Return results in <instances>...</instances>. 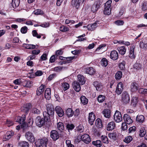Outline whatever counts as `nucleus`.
Returning <instances> with one entry per match:
<instances>
[{
  "instance_id": "59",
  "label": "nucleus",
  "mask_w": 147,
  "mask_h": 147,
  "mask_svg": "<svg viewBox=\"0 0 147 147\" xmlns=\"http://www.w3.org/2000/svg\"><path fill=\"white\" fill-rule=\"evenodd\" d=\"M74 127V126L73 124H68L66 125V127L68 130H72Z\"/></svg>"
},
{
  "instance_id": "3",
  "label": "nucleus",
  "mask_w": 147,
  "mask_h": 147,
  "mask_svg": "<svg viewBox=\"0 0 147 147\" xmlns=\"http://www.w3.org/2000/svg\"><path fill=\"white\" fill-rule=\"evenodd\" d=\"M15 119L16 122L19 123L22 127H26V124L25 122L26 119L25 115H23L22 117L17 116L16 117Z\"/></svg>"
},
{
  "instance_id": "38",
  "label": "nucleus",
  "mask_w": 147,
  "mask_h": 147,
  "mask_svg": "<svg viewBox=\"0 0 147 147\" xmlns=\"http://www.w3.org/2000/svg\"><path fill=\"white\" fill-rule=\"evenodd\" d=\"M13 133H12L11 131L8 132L4 136V138L6 139L4 140L6 141V140H8L11 138V136H13Z\"/></svg>"
},
{
  "instance_id": "63",
  "label": "nucleus",
  "mask_w": 147,
  "mask_h": 147,
  "mask_svg": "<svg viewBox=\"0 0 147 147\" xmlns=\"http://www.w3.org/2000/svg\"><path fill=\"white\" fill-rule=\"evenodd\" d=\"M66 143L68 147H74V145L71 144V141L69 140L66 141Z\"/></svg>"
},
{
  "instance_id": "45",
  "label": "nucleus",
  "mask_w": 147,
  "mask_h": 147,
  "mask_svg": "<svg viewBox=\"0 0 147 147\" xmlns=\"http://www.w3.org/2000/svg\"><path fill=\"white\" fill-rule=\"evenodd\" d=\"M100 63L101 65L104 67H106L108 64L107 60L105 58L102 59Z\"/></svg>"
},
{
  "instance_id": "34",
  "label": "nucleus",
  "mask_w": 147,
  "mask_h": 147,
  "mask_svg": "<svg viewBox=\"0 0 147 147\" xmlns=\"http://www.w3.org/2000/svg\"><path fill=\"white\" fill-rule=\"evenodd\" d=\"M95 125L98 128H101L102 127V121L100 119H97L95 121Z\"/></svg>"
},
{
  "instance_id": "51",
  "label": "nucleus",
  "mask_w": 147,
  "mask_h": 147,
  "mask_svg": "<svg viewBox=\"0 0 147 147\" xmlns=\"http://www.w3.org/2000/svg\"><path fill=\"white\" fill-rule=\"evenodd\" d=\"M134 67L136 70H139L141 69L142 65L140 63H136L134 64Z\"/></svg>"
},
{
  "instance_id": "26",
  "label": "nucleus",
  "mask_w": 147,
  "mask_h": 147,
  "mask_svg": "<svg viewBox=\"0 0 147 147\" xmlns=\"http://www.w3.org/2000/svg\"><path fill=\"white\" fill-rule=\"evenodd\" d=\"M138 87L137 84L135 82H133L131 83L130 86L131 90L132 92H135L137 91Z\"/></svg>"
},
{
  "instance_id": "44",
  "label": "nucleus",
  "mask_w": 147,
  "mask_h": 147,
  "mask_svg": "<svg viewBox=\"0 0 147 147\" xmlns=\"http://www.w3.org/2000/svg\"><path fill=\"white\" fill-rule=\"evenodd\" d=\"M102 142L108 144L109 141L107 137L105 136L102 135L101 137Z\"/></svg>"
},
{
  "instance_id": "33",
  "label": "nucleus",
  "mask_w": 147,
  "mask_h": 147,
  "mask_svg": "<svg viewBox=\"0 0 147 147\" xmlns=\"http://www.w3.org/2000/svg\"><path fill=\"white\" fill-rule=\"evenodd\" d=\"M20 0H12V5L13 8H16L19 5Z\"/></svg>"
},
{
  "instance_id": "62",
  "label": "nucleus",
  "mask_w": 147,
  "mask_h": 147,
  "mask_svg": "<svg viewBox=\"0 0 147 147\" xmlns=\"http://www.w3.org/2000/svg\"><path fill=\"white\" fill-rule=\"evenodd\" d=\"M111 3L112 1L111 0H108L106 3H105V7L110 8L111 6Z\"/></svg>"
},
{
  "instance_id": "2",
  "label": "nucleus",
  "mask_w": 147,
  "mask_h": 147,
  "mask_svg": "<svg viewBox=\"0 0 147 147\" xmlns=\"http://www.w3.org/2000/svg\"><path fill=\"white\" fill-rule=\"evenodd\" d=\"M48 140L46 138H44L42 139H39L36 142V145L37 146H47Z\"/></svg>"
},
{
  "instance_id": "30",
  "label": "nucleus",
  "mask_w": 147,
  "mask_h": 147,
  "mask_svg": "<svg viewBox=\"0 0 147 147\" xmlns=\"http://www.w3.org/2000/svg\"><path fill=\"white\" fill-rule=\"evenodd\" d=\"M117 49L119 53L121 55H123L126 53V49L124 46L118 47Z\"/></svg>"
},
{
  "instance_id": "40",
  "label": "nucleus",
  "mask_w": 147,
  "mask_h": 147,
  "mask_svg": "<svg viewBox=\"0 0 147 147\" xmlns=\"http://www.w3.org/2000/svg\"><path fill=\"white\" fill-rule=\"evenodd\" d=\"M131 105L135 107L137 103V98L136 97H133L131 100Z\"/></svg>"
},
{
  "instance_id": "61",
  "label": "nucleus",
  "mask_w": 147,
  "mask_h": 147,
  "mask_svg": "<svg viewBox=\"0 0 147 147\" xmlns=\"http://www.w3.org/2000/svg\"><path fill=\"white\" fill-rule=\"evenodd\" d=\"M28 28L27 27L25 26L22 27L20 30L21 32L23 34L26 33L27 31Z\"/></svg>"
},
{
  "instance_id": "19",
  "label": "nucleus",
  "mask_w": 147,
  "mask_h": 147,
  "mask_svg": "<svg viewBox=\"0 0 147 147\" xmlns=\"http://www.w3.org/2000/svg\"><path fill=\"white\" fill-rule=\"evenodd\" d=\"M134 48L135 46L133 45L130 47L129 49V57L132 59H134L136 57L134 53Z\"/></svg>"
},
{
  "instance_id": "16",
  "label": "nucleus",
  "mask_w": 147,
  "mask_h": 147,
  "mask_svg": "<svg viewBox=\"0 0 147 147\" xmlns=\"http://www.w3.org/2000/svg\"><path fill=\"white\" fill-rule=\"evenodd\" d=\"M84 0H72L71 4L73 6H75V7L78 9L80 4L83 3Z\"/></svg>"
},
{
  "instance_id": "11",
  "label": "nucleus",
  "mask_w": 147,
  "mask_h": 147,
  "mask_svg": "<svg viewBox=\"0 0 147 147\" xmlns=\"http://www.w3.org/2000/svg\"><path fill=\"white\" fill-rule=\"evenodd\" d=\"M110 58L113 60L117 59L119 57L118 53L117 51L115 50L112 51L110 55Z\"/></svg>"
},
{
  "instance_id": "7",
  "label": "nucleus",
  "mask_w": 147,
  "mask_h": 147,
  "mask_svg": "<svg viewBox=\"0 0 147 147\" xmlns=\"http://www.w3.org/2000/svg\"><path fill=\"white\" fill-rule=\"evenodd\" d=\"M45 119L42 118L40 116H37L35 120V123L36 125L39 127H41L45 123Z\"/></svg>"
},
{
  "instance_id": "25",
  "label": "nucleus",
  "mask_w": 147,
  "mask_h": 147,
  "mask_svg": "<svg viewBox=\"0 0 147 147\" xmlns=\"http://www.w3.org/2000/svg\"><path fill=\"white\" fill-rule=\"evenodd\" d=\"M45 88V86L42 84L37 89L36 91V94L38 95L41 94L43 92L44 88Z\"/></svg>"
},
{
  "instance_id": "29",
  "label": "nucleus",
  "mask_w": 147,
  "mask_h": 147,
  "mask_svg": "<svg viewBox=\"0 0 147 147\" xmlns=\"http://www.w3.org/2000/svg\"><path fill=\"white\" fill-rule=\"evenodd\" d=\"M66 113L68 117H70L74 115V112L71 109L68 108L66 110Z\"/></svg>"
},
{
  "instance_id": "14",
  "label": "nucleus",
  "mask_w": 147,
  "mask_h": 147,
  "mask_svg": "<svg viewBox=\"0 0 147 147\" xmlns=\"http://www.w3.org/2000/svg\"><path fill=\"white\" fill-rule=\"evenodd\" d=\"M80 84L78 81H75L72 83L73 88L76 91L79 92L81 89Z\"/></svg>"
},
{
  "instance_id": "1",
  "label": "nucleus",
  "mask_w": 147,
  "mask_h": 147,
  "mask_svg": "<svg viewBox=\"0 0 147 147\" xmlns=\"http://www.w3.org/2000/svg\"><path fill=\"white\" fill-rule=\"evenodd\" d=\"M47 112L45 111L43 113V116L46 122H49L50 117H53L54 113V110L53 106L51 104H48L47 106Z\"/></svg>"
},
{
  "instance_id": "53",
  "label": "nucleus",
  "mask_w": 147,
  "mask_h": 147,
  "mask_svg": "<svg viewBox=\"0 0 147 147\" xmlns=\"http://www.w3.org/2000/svg\"><path fill=\"white\" fill-rule=\"evenodd\" d=\"M27 124H26H26V126H28V127H31L33 124V119L32 118H30L28 120V121Z\"/></svg>"
},
{
  "instance_id": "9",
  "label": "nucleus",
  "mask_w": 147,
  "mask_h": 147,
  "mask_svg": "<svg viewBox=\"0 0 147 147\" xmlns=\"http://www.w3.org/2000/svg\"><path fill=\"white\" fill-rule=\"evenodd\" d=\"M27 139L31 142H33L35 141L33 134L30 131L27 132L25 135Z\"/></svg>"
},
{
  "instance_id": "24",
  "label": "nucleus",
  "mask_w": 147,
  "mask_h": 147,
  "mask_svg": "<svg viewBox=\"0 0 147 147\" xmlns=\"http://www.w3.org/2000/svg\"><path fill=\"white\" fill-rule=\"evenodd\" d=\"M85 72L90 75H92L95 73V71L92 67H88L85 69Z\"/></svg>"
},
{
  "instance_id": "32",
  "label": "nucleus",
  "mask_w": 147,
  "mask_h": 147,
  "mask_svg": "<svg viewBox=\"0 0 147 147\" xmlns=\"http://www.w3.org/2000/svg\"><path fill=\"white\" fill-rule=\"evenodd\" d=\"M23 47L25 48L28 49H33L36 48L35 45L30 44H24L23 45Z\"/></svg>"
},
{
  "instance_id": "8",
  "label": "nucleus",
  "mask_w": 147,
  "mask_h": 147,
  "mask_svg": "<svg viewBox=\"0 0 147 147\" xmlns=\"http://www.w3.org/2000/svg\"><path fill=\"white\" fill-rule=\"evenodd\" d=\"M50 137L54 141H56L59 138V135L58 132L55 130H52L50 133Z\"/></svg>"
},
{
  "instance_id": "55",
  "label": "nucleus",
  "mask_w": 147,
  "mask_h": 147,
  "mask_svg": "<svg viewBox=\"0 0 147 147\" xmlns=\"http://www.w3.org/2000/svg\"><path fill=\"white\" fill-rule=\"evenodd\" d=\"M138 92L140 93L146 94L147 93V89L141 88L139 89Z\"/></svg>"
},
{
  "instance_id": "42",
  "label": "nucleus",
  "mask_w": 147,
  "mask_h": 147,
  "mask_svg": "<svg viewBox=\"0 0 147 147\" xmlns=\"http://www.w3.org/2000/svg\"><path fill=\"white\" fill-rule=\"evenodd\" d=\"M122 75V74L121 71H117L115 75V78L117 80H119L121 78Z\"/></svg>"
},
{
  "instance_id": "43",
  "label": "nucleus",
  "mask_w": 147,
  "mask_h": 147,
  "mask_svg": "<svg viewBox=\"0 0 147 147\" xmlns=\"http://www.w3.org/2000/svg\"><path fill=\"white\" fill-rule=\"evenodd\" d=\"M81 102L84 105H86L88 102V99L84 96H82L80 98Z\"/></svg>"
},
{
  "instance_id": "23",
  "label": "nucleus",
  "mask_w": 147,
  "mask_h": 147,
  "mask_svg": "<svg viewBox=\"0 0 147 147\" xmlns=\"http://www.w3.org/2000/svg\"><path fill=\"white\" fill-rule=\"evenodd\" d=\"M78 81L79 82V83L81 85H83L85 84L86 80L83 76L79 75L78 76Z\"/></svg>"
},
{
  "instance_id": "36",
  "label": "nucleus",
  "mask_w": 147,
  "mask_h": 147,
  "mask_svg": "<svg viewBox=\"0 0 147 147\" xmlns=\"http://www.w3.org/2000/svg\"><path fill=\"white\" fill-rule=\"evenodd\" d=\"M28 143L26 141H21L19 143V147H28Z\"/></svg>"
},
{
  "instance_id": "12",
  "label": "nucleus",
  "mask_w": 147,
  "mask_h": 147,
  "mask_svg": "<svg viewBox=\"0 0 147 147\" xmlns=\"http://www.w3.org/2000/svg\"><path fill=\"white\" fill-rule=\"evenodd\" d=\"M55 111L59 117H61L63 116L64 115V111L60 106H57L55 108Z\"/></svg>"
},
{
  "instance_id": "13",
  "label": "nucleus",
  "mask_w": 147,
  "mask_h": 147,
  "mask_svg": "<svg viewBox=\"0 0 147 147\" xmlns=\"http://www.w3.org/2000/svg\"><path fill=\"white\" fill-rule=\"evenodd\" d=\"M123 89V86L121 82L119 83L116 89L115 92L118 95L121 94Z\"/></svg>"
},
{
  "instance_id": "60",
  "label": "nucleus",
  "mask_w": 147,
  "mask_h": 147,
  "mask_svg": "<svg viewBox=\"0 0 147 147\" xmlns=\"http://www.w3.org/2000/svg\"><path fill=\"white\" fill-rule=\"evenodd\" d=\"M56 76V74H53L50 75L47 78V79L49 81H51Z\"/></svg>"
},
{
  "instance_id": "41",
  "label": "nucleus",
  "mask_w": 147,
  "mask_h": 147,
  "mask_svg": "<svg viewBox=\"0 0 147 147\" xmlns=\"http://www.w3.org/2000/svg\"><path fill=\"white\" fill-rule=\"evenodd\" d=\"M92 144L97 147H100L102 146V143L100 141L97 140L96 141H93L92 142Z\"/></svg>"
},
{
  "instance_id": "5",
  "label": "nucleus",
  "mask_w": 147,
  "mask_h": 147,
  "mask_svg": "<svg viewBox=\"0 0 147 147\" xmlns=\"http://www.w3.org/2000/svg\"><path fill=\"white\" fill-rule=\"evenodd\" d=\"M102 1L101 0H97L94 3L92 6L91 10L93 13L96 12L100 8V5H101Z\"/></svg>"
},
{
  "instance_id": "50",
  "label": "nucleus",
  "mask_w": 147,
  "mask_h": 147,
  "mask_svg": "<svg viewBox=\"0 0 147 147\" xmlns=\"http://www.w3.org/2000/svg\"><path fill=\"white\" fill-rule=\"evenodd\" d=\"M133 138L131 136H129L126 137L124 140V142L127 143L130 142L132 140Z\"/></svg>"
},
{
  "instance_id": "4",
  "label": "nucleus",
  "mask_w": 147,
  "mask_h": 147,
  "mask_svg": "<svg viewBox=\"0 0 147 147\" xmlns=\"http://www.w3.org/2000/svg\"><path fill=\"white\" fill-rule=\"evenodd\" d=\"M121 100L123 104L128 103L130 100V97L128 93L126 91L124 92L121 95Z\"/></svg>"
},
{
  "instance_id": "47",
  "label": "nucleus",
  "mask_w": 147,
  "mask_h": 147,
  "mask_svg": "<svg viewBox=\"0 0 147 147\" xmlns=\"http://www.w3.org/2000/svg\"><path fill=\"white\" fill-rule=\"evenodd\" d=\"M57 127L58 129L61 131H62L64 128L63 123L59 122L57 124Z\"/></svg>"
},
{
  "instance_id": "58",
  "label": "nucleus",
  "mask_w": 147,
  "mask_h": 147,
  "mask_svg": "<svg viewBox=\"0 0 147 147\" xmlns=\"http://www.w3.org/2000/svg\"><path fill=\"white\" fill-rule=\"evenodd\" d=\"M34 13L36 15H42L43 14V11L40 9H37L35 10L34 11Z\"/></svg>"
},
{
  "instance_id": "49",
  "label": "nucleus",
  "mask_w": 147,
  "mask_h": 147,
  "mask_svg": "<svg viewBox=\"0 0 147 147\" xmlns=\"http://www.w3.org/2000/svg\"><path fill=\"white\" fill-rule=\"evenodd\" d=\"M105 99V96L100 95L98 96L97 98V100L99 102H102Z\"/></svg>"
},
{
  "instance_id": "15",
  "label": "nucleus",
  "mask_w": 147,
  "mask_h": 147,
  "mask_svg": "<svg viewBox=\"0 0 147 147\" xmlns=\"http://www.w3.org/2000/svg\"><path fill=\"white\" fill-rule=\"evenodd\" d=\"M95 119V117L94 113L92 112L90 113L89 114L88 122L91 125H93Z\"/></svg>"
},
{
  "instance_id": "22",
  "label": "nucleus",
  "mask_w": 147,
  "mask_h": 147,
  "mask_svg": "<svg viewBox=\"0 0 147 147\" xmlns=\"http://www.w3.org/2000/svg\"><path fill=\"white\" fill-rule=\"evenodd\" d=\"M115 126V122L111 121L108 123L107 127V129L108 131L112 130L114 128Z\"/></svg>"
},
{
  "instance_id": "48",
  "label": "nucleus",
  "mask_w": 147,
  "mask_h": 147,
  "mask_svg": "<svg viewBox=\"0 0 147 147\" xmlns=\"http://www.w3.org/2000/svg\"><path fill=\"white\" fill-rule=\"evenodd\" d=\"M32 112L34 114H38L40 113V111L37 108L33 107L31 110Z\"/></svg>"
},
{
  "instance_id": "18",
  "label": "nucleus",
  "mask_w": 147,
  "mask_h": 147,
  "mask_svg": "<svg viewBox=\"0 0 147 147\" xmlns=\"http://www.w3.org/2000/svg\"><path fill=\"white\" fill-rule=\"evenodd\" d=\"M93 85L97 90H100L102 88V84L98 81H95L93 82Z\"/></svg>"
},
{
  "instance_id": "54",
  "label": "nucleus",
  "mask_w": 147,
  "mask_h": 147,
  "mask_svg": "<svg viewBox=\"0 0 147 147\" xmlns=\"http://www.w3.org/2000/svg\"><path fill=\"white\" fill-rule=\"evenodd\" d=\"M115 24L117 26H121L123 25L124 22L121 20H117L114 22Z\"/></svg>"
},
{
  "instance_id": "56",
  "label": "nucleus",
  "mask_w": 147,
  "mask_h": 147,
  "mask_svg": "<svg viewBox=\"0 0 147 147\" xmlns=\"http://www.w3.org/2000/svg\"><path fill=\"white\" fill-rule=\"evenodd\" d=\"M33 36H34L38 38H41V36L38 34L36 30H33L32 32Z\"/></svg>"
},
{
  "instance_id": "64",
  "label": "nucleus",
  "mask_w": 147,
  "mask_h": 147,
  "mask_svg": "<svg viewBox=\"0 0 147 147\" xmlns=\"http://www.w3.org/2000/svg\"><path fill=\"white\" fill-rule=\"evenodd\" d=\"M142 9L143 11H145L147 9V5L146 2L143 3L142 6Z\"/></svg>"
},
{
  "instance_id": "39",
  "label": "nucleus",
  "mask_w": 147,
  "mask_h": 147,
  "mask_svg": "<svg viewBox=\"0 0 147 147\" xmlns=\"http://www.w3.org/2000/svg\"><path fill=\"white\" fill-rule=\"evenodd\" d=\"M61 86L64 90L65 91L69 89V86L68 83L63 82L62 83Z\"/></svg>"
},
{
  "instance_id": "27",
  "label": "nucleus",
  "mask_w": 147,
  "mask_h": 147,
  "mask_svg": "<svg viewBox=\"0 0 147 147\" xmlns=\"http://www.w3.org/2000/svg\"><path fill=\"white\" fill-rule=\"evenodd\" d=\"M105 47V45L104 44L101 45L99 46V47L96 49V51H100L99 53H98V54H101L104 52L105 51V49H104V48Z\"/></svg>"
},
{
  "instance_id": "17",
  "label": "nucleus",
  "mask_w": 147,
  "mask_h": 147,
  "mask_svg": "<svg viewBox=\"0 0 147 147\" xmlns=\"http://www.w3.org/2000/svg\"><path fill=\"white\" fill-rule=\"evenodd\" d=\"M123 119L125 122V123L128 124H130L132 123L133 120L131 117L127 114H125L123 116Z\"/></svg>"
},
{
  "instance_id": "52",
  "label": "nucleus",
  "mask_w": 147,
  "mask_h": 147,
  "mask_svg": "<svg viewBox=\"0 0 147 147\" xmlns=\"http://www.w3.org/2000/svg\"><path fill=\"white\" fill-rule=\"evenodd\" d=\"M69 30V29L68 28L64 26H61L60 28V31L63 32H66L68 31Z\"/></svg>"
},
{
  "instance_id": "31",
  "label": "nucleus",
  "mask_w": 147,
  "mask_h": 147,
  "mask_svg": "<svg viewBox=\"0 0 147 147\" xmlns=\"http://www.w3.org/2000/svg\"><path fill=\"white\" fill-rule=\"evenodd\" d=\"M97 26V24L95 23L92 24H89L87 27L88 29L89 30H93Z\"/></svg>"
},
{
  "instance_id": "10",
  "label": "nucleus",
  "mask_w": 147,
  "mask_h": 147,
  "mask_svg": "<svg viewBox=\"0 0 147 147\" xmlns=\"http://www.w3.org/2000/svg\"><path fill=\"white\" fill-rule=\"evenodd\" d=\"M81 140L86 144L89 143L91 141V139L89 135L87 134H84L81 137Z\"/></svg>"
},
{
  "instance_id": "20",
  "label": "nucleus",
  "mask_w": 147,
  "mask_h": 147,
  "mask_svg": "<svg viewBox=\"0 0 147 147\" xmlns=\"http://www.w3.org/2000/svg\"><path fill=\"white\" fill-rule=\"evenodd\" d=\"M51 89L50 88H47L45 91V96L47 100H49L51 98Z\"/></svg>"
},
{
  "instance_id": "28",
  "label": "nucleus",
  "mask_w": 147,
  "mask_h": 147,
  "mask_svg": "<svg viewBox=\"0 0 147 147\" xmlns=\"http://www.w3.org/2000/svg\"><path fill=\"white\" fill-rule=\"evenodd\" d=\"M119 67L121 70H123L125 68V62L123 60L120 59L119 61Z\"/></svg>"
},
{
  "instance_id": "57",
  "label": "nucleus",
  "mask_w": 147,
  "mask_h": 147,
  "mask_svg": "<svg viewBox=\"0 0 147 147\" xmlns=\"http://www.w3.org/2000/svg\"><path fill=\"white\" fill-rule=\"evenodd\" d=\"M44 101V99L43 96H41L37 102L36 105V106H37V105L39 106Z\"/></svg>"
},
{
  "instance_id": "37",
  "label": "nucleus",
  "mask_w": 147,
  "mask_h": 147,
  "mask_svg": "<svg viewBox=\"0 0 147 147\" xmlns=\"http://www.w3.org/2000/svg\"><path fill=\"white\" fill-rule=\"evenodd\" d=\"M146 131L144 127H142L140 129L139 135L140 136L143 137L146 134Z\"/></svg>"
},
{
  "instance_id": "6",
  "label": "nucleus",
  "mask_w": 147,
  "mask_h": 147,
  "mask_svg": "<svg viewBox=\"0 0 147 147\" xmlns=\"http://www.w3.org/2000/svg\"><path fill=\"white\" fill-rule=\"evenodd\" d=\"M114 120L117 123L121 121L122 120V118L120 112L116 111L114 115Z\"/></svg>"
},
{
  "instance_id": "35",
  "label": "nucleus",
  "mask_w": 147,
  "mask_h": 147,
  "mask_svg": "<svg viewBox=\"0 0 147 147\" xmlns=\"http://www.w3.org/2000/svg\"><path fill=\"white\" fill-rule=\"evenodd\" d=\"M144 120V116L142 115H138L136 117V120L139 123H143Z\"/></svg>"
},
{
  "instance_id": "46",
  "label": "nucleus",
  "mask_w": 147,
  "mask_h": 147,
  "mask_svg": "<svg viewBox=\"0 0 147 147\" xmlns=\"http://www.w3.org/2000/svg\"><path fill=\"white\" fill-rule=\"evenodd\" d=\"M108 136L109 137L113 140H115L116 139V136L115 133H109Z\"/></svg>"
},
{
  "instance_id": "21",
  "label": "nucleus",
  "mask_w": 147,
  "mask_h": 147,
  "mask_svg": "<svg viewBox=\"0 0 147 147\" xmlns=\"http://www.w3.org/2000/svg\"><path fill=\"white\" fill-rule=\"evenodd\" d=\"M102 113L106 118H109L111 117V111L109 109H104L102 112Z\"/></svg>"
}]
</instances>
